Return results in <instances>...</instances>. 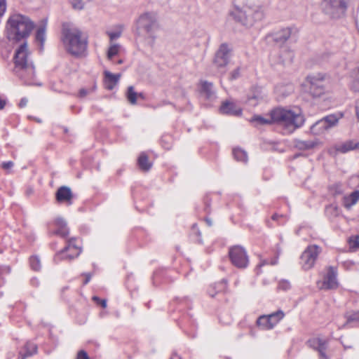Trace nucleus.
I'll list each match as a JSON object with an SVG mask.
<instances>
[{"mask_svg":"<svg viewBox=\"0 0 359 359\" xmlns=\"http://www.w3.org/2000/svg\"><path fill=\"white\" fill-rule=\"evenodd\" d=\"M233 154L235 159L238 161L246 163L248 161V154L244 150L236 148L233 150Z\"/></svg>","mask_w":359,"mask_h":359,"instance_id":"obj_30","label":"nucleus"},{"mask_svg":"<svg viewBox=\"0 0 359 359\" xmlns=\"http://www.w3.org/2000/svg\"><path fill=\"white\" fill-rule=\"evenodd\" d=\"M135 33L137 37L149 39L154 43L155 32L159 29L158 14L154 11H147L139 15L135 21Z\"/></svg>","mask_w":359,"mask_h":359,"instance_id":"obj_6","label":"nucleus"},{"mask_svg":"<svg viewBox=\"0 0 359 359\" xmlns=\"http://www.w3.org/2000/svg\"><path fill=\"white\" fill-rule=\"evenodd\" d=\"M20 355H21V358H18V359H25V358L27 357V356H24V354L22 353V352H20Z\"/></svg>","mask_w":359,"mask_h":359,"instance_id":"obj_59","label":"nucleus"},{"mask_svg":"<svg viewBox=\"0 0 359 359\" xmlns=\"http://www.w3.org/2000/svg\"><path fill=\"white\" fill-rule=\"evenodd\" d=\"M250 121L255 123V126L278 123L287 130V133H291L304 124V117L298 108L293 109L277 108L271 111L269 118L257 115L254 116Z\"/></svg>","mask_w":359,"mask_h":359,"instance_id":"obj_1","label":"nucleus"},{"mask_svg":"<svg viewBox=\"0 0 359 359\" xmlns=\"http://www.w3.org/2000/svg\"><path fill=\"white\" fill-rule=\"evenodd\" d=\"M321 248L317 245H309L301 255V264L304 270L311 269L321 252Z\"/></svg>","mask_w":359,"mask_h":359,"instance_id":"obj_11","label":"nucleus"},{"mask_svg":"<svg viewBox=\"0 0 359 359\" xmlns=\"http://www.w3.org/2000/svg\"><path fill=\"white\" fill-rule=\"evenodd\" d=\"M87 94L88 91L86 89L82 88L79 90V96L81 97H85Z\"/></svg>","mask_w":359,"mask_h":359,"instance_id":"obj_50","label":"nucleus"},{"mask_svg":"<svg viewBox=\"0 0 359 359\" xmlns=\"http://www.w3.org/2000/svg\"><path fill=\"white\" fill-rule=\"evenodd\" d=\"M122 63H123V60H119L117 62V64H122Z\"/></svg>","mask_w":359,"mask_h":359,"instance_id":"obj_62","label":"nucleus"},{"mask_svg":"<svg viewBox=\"0 0 359 359\" xmlns=\"http://www.w3.org/2000/svg\"><path fill=\"white\" fill-rule=\"evenodd\" d=\"M290 287H291V284L287 280H281L278 283V288L280 290H284V291H287V290H290Z\"/></svg>","mask_w":359,"mask_h":359,"instance_id":"obj_40","label":"nucleus"},{"mask_svg":"<svg viewBox=\"0 0 359 359\" xmlns=\"http://www.w3.org/2000/svg\"><path fill=\"white\" fill-rule=\"evenodd\" d=\"M25 352L22 353L24 356H32L37 351V346L32 342H27L24 347Z\"/></svg>","mask_w":359,"mask_h":359,"instance_id":"obj_34","label":"nucleus"},{"mask_svg":"<svg viewBox=\"0 0 359 359\" xmlns=\"http://www.w3.org/2000/svg\"><path fill=\"white\" fill-rule=\"evenodd\" d=\"M90 278H91V276H90V273H87V274H86V279H85V280H84V282H83V284H84V285H86L87 283H88V282H89V281H90Z\"/></svg>","mask_w":359,"mask_h":359,"instance_id":"obj_51","label":"nucleus"},{"mask_svg":"<svg viewBox=\"0 0 359 359\" xmlns=\"http://www.w3.org/2000/svg\"><path fill=\"white\" fill-rule=\"evenodd\" d=\"M46 24L44 23L41 25L39 27H38L36 32V40L40 42L41 43V49H43V43L46 40Z\"/></svg>","mask_w":359,"mask_h":359,"instance_id":"obj_27","label":"nucleus"},{"mask_svg":"<svg viewBox=\"0 0 359 359\" xmlns=\"http://www.w3.org/2000/svg\"><path fill=\"white\" fill-rule=\"evenodd\" d=\"M317 142L313 140H296L294 146L299 150H309L313 148Z\"/></svg>","mask_w":359,"mask_h":359,"instance_id":"obj_24","label":"nucleus"},{"mask_svg":"<svg viewBox=\"0 0 359 359\" xmlns=\"http://www.w3.org/2000/svg\"><path fill=\"white\" fill-rule=\"evenodd\" d=\"M285 217V216L283 215H278V214H274L273 215L271 219L273 220V221H278L279 222V220L280 219H283Z\"/></svg>","mask_w":359,"mask_h":359,"instance_id":"obj_47","label":"nucleus"},{"mask_svg":"<svg viewBox=\"0 0 359 359\" xmlns=\"http://www.w3.org/2000/svg\"><path fill=\"white\" fill-rule=\"evenodd\" d=\"M207 222H208V223L209 226H210V225H211V222H210V221H209L208 219H207Z\"/></svg>","mask_w":359,"mask_h":359,"instance_id":"obj_64","label":"nucleus"},{"mask_svg":"<svg viewBox=\"0 0 359 359\" xmlns=\"http://www.w3.org/2000/svg\"><path fill=\"white\" fill-rule=\"evenodd\" d=\"M54 225L56 229L51 232V234L57 235L62 238H66L69 235V231L64 219L61 217L56 218L54 221Z\"/></svg>","mask_w":359,"mask_h":359,"instance_id":"obj_16","label":"nucleus"},{"mask_svg":"<svg viewBox=\"0 0 359 359\" xmlns=\"http://www.w3.org/2000/svg\"><path fill=\"white\" fill-rule=\"evenodd\" d=\"M121 77L120 74H114L108 71L104 72V86L107 90H112L118 83Z\"/></svg>","mask_w":359,"mask_h":359,"instance_id":"obj_20","label":"nucleus"},{"mask_svg":"<svg viewBox=\"0 0 359 359\" xmlns=\"http://www.w3.org/2000/svg\"><path fill=\"white\" fill-rule=\"evenodd\" d=\"M291 35V29L290 28H285L277 32L275 34L274 40L276 42H285L286 41Z\"/></svg>","mask_w":359,"mask_h":359,"instance_id":"obj_25","label":"nucleus"},{"mask_svg":"<svg viewBox=\"0 0 359 359\" xmlns=\"http://www.w3.org/2000/svg\"><path fill=\"white\" fill-rule=\"evenodd\" d=\"M126 95L131 104H135L137 103V93L135 91L133 86H130L128 88Z\"/></svg>","mask_w":359,"mask_h":359,"instance_id":"obj_31","label":"nucleus"},{"mask_svg":"<svg viewBox=\"0 0 359 359\" xmlns=\"http://www.w3.org/2000/svg\"><path fill=\"white\" fill-rule=\"evenodd\" d=\"M90 0H70L72 7L76 10H81L84 5Z\"/></svg>","mask_w":359,"mask_h":359,"instance_id":"obj_38","label":"nucleus"},{"mask_svg":"<svg viewBox=\"0 0 359 359\" xmlns=\"http://www.w3.org/2000/svg\"><path fill=\"white\" fill-rule=\"evenodd\" d=\"M257 324L259 327H260L262 330H271L272 323H270L266 315L262 316L258 318L257 320Z\"/></svg>","mask_w":359,"mask_h":359,"instance_id":"obj_29","label":"nucleus"},{"mask_svg":"<svg viewBox=\"0 0 359 359\" xmlns=\"http://www.w3.org/2000/svg\"><path fill=\"white\" fill-rule=\"evenodd\" d=\"M351 88L354 91L359 92V69L357 72L355 79L353 80L352 83Z\"/></svg>","mask_w":359,"mask_h":359,"instance_id":"obj_41","label":"nucleus"},{"mask_svg":"<svg viewBox=\"0 0 359 359\" xmlns=\"http://www.w3.org/2000/svg\"><path fill=\"white\" fill-rule=\"evenodd\" d=\"M355 114L357 118L359 121V100L356 101L355 102Z\"/></svg>","mask_w":359,"mask_h":359,"instance_id":"obj_49","label":"nucleus"},{"mask_svg":"<svg viewBox=\"0 0 359 359\" xmlns=\"http://www.w3.org/2000/svg\"><path fill=\"white\" fill-rule=\"evenodd\" d=\"M337 286V273L334 271V269L330 266L329 267L327 273L324 278L323 287L325 289H332Z\"/></svg>","mask_w":359,"mask_h":359,"instance_id":"obj_18","label":"nucleus"},{"mask_svg":"<svg viewBox=\"0 0 359 359\" xmlns=\"http://www.w3.org/2000/svg\"><path fill=\"white\" fill-rule=\"evenodd\" d=\"M93 299L95 302H96L97 304H100L102 308L107 307V301L105 299H101L99 297L94 296L93 297Z\"/></svg>","mask_w":359,"mask_h":359,"instance_id":"obj_43","label":"nucleus"},{"mask_svg":"<svg viewBox=\"0 0 359 359\" xmlns=\"http://www.w3.org/2000/svg\"><path fill=\"white\" fill-rule=\"evenodd\" d=\"M281 88L282 87H279V86L276 87V92L278 93H281Z\"/></svg>","mask_w":359,"mask_h":359,"instance_id":"obj_57","label":"nucleus"},{"mask_svg":"<svg viewBox=\"0 0 359 359\" xmlns=\"http://www.w3.org/2000/svg\"><path fill=\"white\" fill-rule=\"evenodd\" d=\"M339 121V118L334 114L328 115L316 121L311 127V132L316 135L323 134L325 130L334 126Z\"/></svg>","mask_w":359,"mask_h":359,"instance_id":"obj_12","label":"nucleus"},{"mask_svg":"<svg viewBox=\"0 0 359 359\" xmlns=\"http://www.w3.org/2000/svg\"><path fill=\"white\" fill-rule=\"evenodd\" d=\"M359 148V142L355 140H348L340 145L337 148V151L341 153H346L348 151L358 149Z\"/></svg>","mask_w":359,"mask_h":359,"instance_id":"obj_22","label":"nucleus"},{"mask_svg":"<svg viewBox=\"0 0 359 359\" xmlns=\"http://www.w3.org/2000/svg\"><path fill=\"white\" fill-rule=\"evenodd\" d=\"M231 51V48L226 43H222L220 45L214 58V64L217 67L222 68L228 65Z\"/></svg>","mask_w":359,"mask_h":359,"instance_id":"obj_13","label":"nucleus"},{"mask_svg":"<svg viewBox=\"0 0 359 359\" xmlns=\"http://www.w3.org/2000/svg\"><path fill=\"white\" fill-rule=\"evenodd\" d=\"M306 79L310 84L309 92L313 97H320L325 93L328 81L326 74L318 73L308 76Z\"/></svg>","mask_w":359,"mask_h":359,"instance_id":"obj_8","label":"nucleus"},{"mask_svg":"<svg viewBox=\"0 0 359 359\" xmlns=\"http://www.w3.org/2000/svg\"><path fill=\"white\" fill-rule=\"evenodd\" d=\"M118 29L114 32H107V34L109 36L110 41H114L115 39H118L122 33L123 26V25H118Z\"/></svg>","mask_w":359,"mask_h":359,"instance_id":"obj_37","label":"nucleus"},{"mask_svg":"<svg viewBox=\"0 0 359 359\" xmlns=\"http://www.w3.org/2000/svg\"><path fill=\"white\" fill-rule=\"evenodd\" d=\"M137 164L139 168L143 171H148L151 168L152 164L149 161V158L147 154L142 153L138 159Z\"/></svg>","mask_w":359,"mask_h":359,"instance_id":"obj_23","label":"nucleus"},{"mask_svg":"<svg viewBox=\"0 0 359 359\" xmlns=\"http://www.w3.org/2000/svg\"><path fill=\"white\" fill-rule=\"evenodd\" d=\"M165 104H171V102H168V101H163L161 104H159L158 105V107H160V106H162V105H165Z\"/></svg>","mask_w":359,"mask_h":359,"instance_id":"obj_54","label":"nucleus"},{"mask_svg":"<svg viewBox=\"0 0 359 359\" xmlns=\"http://www.w3.org/2000/svg\"><path fill=\"white\" fill-rule=\"evenodd\" d=\"M241 76V68L237 67L230 73V79L235 80Z\"/></svg>","mask_w":359,"mask_h":359,"instance_id":"obj_42","label":"nucleus"},{"mask_svg":"<svg viewBox=\"0 0 359 359\" xmlns=\"http://www.w3.org/2000/svg\"><path fill=\"white\" fill-rule=\"evenodd\" d=\"M201 93L206 99L212 100L216 97L212 83L203 81L201 83Z\"/></svg>","mask_w":359,"mask_h":359,"instance_id":"obj_21","label":"nucleus"},{"mask_svg":"<svg viewBox=\"0 0 359 359\" xmlns=\"http://www.w3.org/2000/svg\"><path fill=\"white\" fill-rule=\"evenodd\" d=\"M170 359H181V358L177 355H172Z\"/></svg>","mask_w":359,"mask_h":359,"instance_id":"obj_58","label":"nucleus"},{"mask_svg":"<svg viewBox=\"0 0 359 359\" xmlns=\"http://www.w3.org/2000/svg\"><path fill=\"white\" fill-rule=\"evenodd\" d=\"M196 227V224H194V225H193V231H194V230H195Z\"/></svg>","mask_w":359,"mask_h":359,"instance_id":"obj_63","label":"nucleus"},{"mask_svg":"<svg viewBox=\"0 0 359 359\" xmlns=\"http://www.w3.org/2000/svg\"><path fill=\"white\" fill-rule=\"evenodd\" d=\"M270 323H272L273 328L285 316V313L282 310H278L269 315H266Z\"/></svg>","mask_w":359,"mask_h":359,"instance_id":"obj_26","label":"nucleus"},{"mask_svg":"<svg viewBox=\"0 0 359 359\" xmlns=\"http://www.w3.org/2000/svg\"><path fill=\"white\" fill-rule=\"evenodd\" d=\"M229 256L233 266L238 269L247 267L249 260L245 250L240 246L235 245L229 250Z\"/></svg>","mask_w":359,"mask_h":359,"instance_id":"obj_10","label":"nucleus"},{"mask_svg":"<svg viewBox=\"0 0 359 359\" xmlns=\"http://www.w3.org/2000/svg\"><path fill=\"white\" fill-rule=\"evenodd\" d=\"M349 250L356 252L359 250V236H351L348 238Z\"/></svg>","mask_w":359,"mask_h":359,"instance_id":"obj_33","label":"nucleus"},{"mask_svg":"<svg viewBox=\"0 0 359 359\" xmlns=\"http://www.w3.org/2000/svg\"><path fill=\"white\" fill-rule=\"evenodd\" d=\"M309 346L318 351L320 359H328L325 351L327 347V341L319 337L311 339L308 341Z\"/></svg>","mask_w":359,"mask_h":359,"instance_id":"obj_15","label":"nucleus"},{"mask_svg":"<svg viewBox=\"0 0 359 359\" xmlns=\"http://www.w3.org/2000/svg\"><path fill=\"white\" fill-rule=\"evenodd\" d=\"M346 322L343 325L344 328H352L359 327V310L351 311L345 314Z\"/></svg>","mask_w":359,"mask_h":359,"instance_id":"obj_17","label":"nucleus"},{"mask_svg":"<svg viewBox=\"0 0 359 359\" xmlns=\"http://www.w3.org/2000/svg\"><path fill=\"white\" fill-rule=\"evenodd\" d=\"M72 193L70 188L67 187H60L56 192V199L58 202H68L71 204Z\"/></svg>","mask_w":359,"mask_h":359,"instance_id":"obj_19","label":"nucleus"},{"mask_svg":"<svg viewBox=\"0 0 359 359\" xmlns=\"http://www.w3.org/2000/svg\"><path fill=\"white\" fill-rule=\"evenodd\" d=\"M269 264L268 261L264 260V261L262 263V264H261L260 266L265 265V264Z\"/></svg>","mask_w":359,"mask_h":359,"instance_id":"obj_60","label":"nucleus"},{"mask_svg":"<svg viewBox=\"0 0 359 359\" xmlns=\"http://www.w3.org/2000/svg\"><path fill=\"white\" fill-rule=\"evenodd\" d=\"M289 90L288 92L287 93V95L289 94L290 93V91L292 90V87L291 86H289Z\"/></svg>","mask_w":359,"mask_h":359,"instance_id":"obj_61","label":"nucleus"},{"mask_svg":"<svg viewBox=\"0 0 359 359\" xmlns=\"http://www.w3.org/2000/svg\"><path fill=\"white\" fill-rule=\"evenodd\" d=\"M29 51L26 41H24L15 50L14 55L15 67L13 72L25 84L32 85L35 77L33 63L29 60Z\"/></svg>","mask_w":359,"mask_h":359,"instance_id":"obj_2","label":"nucleus"},{"mask_svg":"<svg viewBox=\"0 0 359 359\" xmlns=\"http://www.w3.org/2000/svg\"><path fill=\"white\" fill-rule=\"evenodd\" d=\"M6 104L5 100L0 98V109H2Z\"/></svg>","mask_w":359,"mask_h":359,"instance_id":"obj_52","label":"nucleus"},{"mask_svg":"<svg viewBox=\"0 0 359 359\" xmlns=\"http://www.w3.org/2000/svg\"><path fill=\"white\" fill-rule=\"evenodd\" d=\"M81 252V248L76 244V238H72L68 240L67 245L63 250L57 252L54 257V261L57 263L62 260L71 261L77 257Z\"/></svg>","mask_w":359,"mask_h":359,"instance_id":"obj_9","label":"nucleus"},{"mask_svg":"<svg viewBox=\"0 0 359 359\" xmlns=\"http://www.w3.org/2000/svg\"><path fill=\"white\" fill-rule=\"evenodd\" d=\"M141 98L142 100H144L145 99V96H144V94L143 93H137V98Z\"/></svg>","mask_w":359,"mask_h":359,"instance_id":"obj_53","label":"nucleus"},{"mask_svg":"<svg viewBox=\"0 0 359 359\" xmlns=\"http://www.w3.org/2000/svg\"><path fill=\"white\" fill-rule=\"evenodd\" d=\"M282 51L284 52V55H283V53L280 54V61L282 63H286V62H292V59L294 57L293 53L292 51H290V50H287L285 48H283V50Z\"/></svg>","mask_w":359,"mask_h":359,"instance_id":"obj_35","label":"nucleus"},{"mask_svg":"<svg viewBox=\"0 0 359 359\" xmlns=\"http://www.w3.org/2000/svg\"><path fill=\"white\" fill-rule=\"evenodd\" d=\"M76 359H90L87 353L81 350L78 352Z\"/></svg>","mask_w":359,"mask_h":359,"instance_id":"obj_45","label":"nucleus"},{"mask_svg":"<svg viewBox=\"0 0 359 359\" xmlns=\"http://www.w3.org/2000/svg\"><path fill=\"white\" fill-rule=\"evenodd\" d=\"M6 10V1L0 0V17H1Z\"/></svg>","mask_w":359,"mask_h":359,"instance_id":"obj_44","label":"nucleus"},{"mask_svg":"<svg viewBox=\"0 0 359 359\" xmlns=\"http://www.w3.org/2000/svg\"><path fill=\"white\" fill-rule=\"evenodd\" d=\"M120 49V46L118 44H113L111 45L107 52V57L109 60H111V58L117 55Z\"/></svg>","mask_w":359,"mask_h":359,"instance_id":"obj_39","label":"nucleus"},{"mask_svg":"<svg viewBox=\"0 0 359 359\" xmlns=\"http://www.w3.org/2000/svg\"><path fill=\"white\" fill-rule=\"evenodd\" d=\"M278 262V259L277 258H274L271 262V265H275Z\"/></svg>","mask_w":359,"mask_h":359,"instance_id":"obj_56","label":"nucleus"},{"mask_svg":"<svg viewBox=\"0 0 359 359\" xmlns=\"http://www.w3.org/2000/svg\"><path fill=\"white\" fill-rule=\"evenodd\" d=\"M62 41L65 50L72 55H82L88 46V37L76 27L64 26Z\"/></svg>","mask_w":359,"mask_h":359,"instance_id":"obj_4","label":"nucleus"},{"mask_svg":"<svg viewBox=\"0 0 359 359\" xmlns=\"http://www.w3.org/2000/svg\"><path fill=\"white\" fill-rule=\"evenodd\" d=\"M33 22L26 15L14 13L8 18L6 32L10 41H20L25 39L31 34L34 29Z\"/></svg>","mask_w":359,"mask_h":359,"instance_id":"obj_3","label":"nucleus"},{"mask_svg":"<svg viewBox=\"0 0 359 359\" xmlns=\"http://www.w3.org/2000/svg\"><path fill=\"white\" fill-rule=\"evenodd\" d=\"M349 0H323L324 12L333 18L343 16L347 9Z\"/></svg>","mask_w":359,"mask_h":359,"instance_id":"obj_7","label":"nucleus"},{"mask_svg":"<svg viewBox=\"0 0 359 359\" xmlns=\"http://www.w3.org/2000/svg\"><path fill=\"white\" fill-rule=\"evenodd\" d=\"M13 162L11 161L3 162L1 164V168L4 170H10L11 168H13Z\"/></svg>","mask_w":359,"mask_h":359,"instance_id":"obj_46","label":"nucleus"},{"mask_svg":"<svg viewBox=\"0 0 359 359\" xmlns=\"http://www.w3.org/2000/svg\"><path fill=\"white\" fill-rule=\"evenodd\" d=\"M231 15L238 22L250 27L264 18V12L262 6L248 1L241 7L235 6L231 11Z\"/></svg>","mask_w":359,"mask_h":359,"instance_id":"obj_5","label":"nucleus"},{"mask_svg":"<svg viewBox=\"0 0 359 359\" xmlns=\"http://www.w3.org/2000/svg\"><path fill=\"white\" fill-rule=\"evenodd\" d=\"M359 200V191H355L351 193L348 196L344 198V205L346 208H349L355 205Z\"/></svg>","mask_w":359,"mask_h":359,"instance_id":"obj_28","label":"nucleus"},{"mask_svg":"<svg viewBox=\"0 0 359 359\" xmlns=\"http://www.w3.org/2000/svg\"><path fill=\"white\" fill-rule=\"evenodd\" d=\"M219 110L226 115L239 116L242 114V109L236 102L229 100L223 102Z\"/></svg>","mask_w":359,"mask_h":359,"instance_id":"obj_14","label":"nucleus"},{"mask_svg":"<svg viewBox=\"0 0 359 359\" xmlns=\"http://www.w3.org/2000/svg\"><path fill=\"white\" fill-rule=\"evenodd\" d=\"M226 285V283L225 280H222L221 283H219V285L223 287H225Z\"/></svg>","mask_w":359,"mask_h":359,"instance_id":"obj_55","label":"nucleus"},{"mask_svg":"<svg viewBox=\"0 0 359 359\" xmlns=\"http://www.w3.org/2000/svg\"><path fill=\"white\" fill-rule=\"evenodd\" d=\"M31 268L34 271H39L41 269V262L38 257L32 256L29 259Z\"/></svg>","mask_w":359,"mask_h":359,"instance_id":"obj_36","label":"nucleus"},{"mask_svg":"<svg viewBox=\"0 0 359 359\" xmlns=\"http://www.w3.org/2000/svg\"><path fill=\"white\" fill-rule=\"evenodd\" d=\"M27 98H22L20 101L19 106L20 107H24L27 105Z\"/></svg>","mask_w":359,"mask_h":359,"instance_id":"obj_48","label":"nucleus"},{"mask_svg":"<svg viewBox=\"0 0 359 359\" xmlns=\"http://www.w3.org/2000/svg\"><path fill=\"white\" fill-rule=\"evenodd\" d=\"M339 214L338 207L334 204H330L325 208V215L330 218H334Z\"/></svg>","mask_w":359,"mask_h":359,"instance_id":"obj_32","label":"nucleus"}]
</instances>
